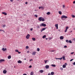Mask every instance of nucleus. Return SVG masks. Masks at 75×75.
<instances>
[{
  "instance_id": "c85d7f7f",
  "label": "nucleus",
  "mask_w": 75,
  "mask_h": 75,
  "mask_svg": "<svg viewBox=\"0 0 75 75\" xmlns=\"http://www.w3.org/2000/svg\"><path fill=\"white\" fill-rule=\"evenodd\" d=\"M71 16H72V18H75V15H72Z\"/></svg>"
},
{
  "instance_id": "f8f14e48",
  "label": "nucleus",
  "mask_w": 75,
  "mask_h": 75,
  "mask_svg": "<svg viewBox=\"0 0 75 75\" xmlns=\"http://www.w3.org/2000/svg\"><path fill=\"white\" fill-rule=\"evenodd\" d=\"M3 73H4V74H6V73H7V71L6 70H4L3 71Z\"/></svg>"
},
{
  "instance_id": "a211bd4d",
  "label": "nucleus",
  "mask_w": 75,
  "mask_h": 75,
  "mask_svg": "<svg viewBox=\"0 0 75 75\" xmlns=\"http://www.w3.org/2000/svg\"><path fill=\"white\" fill-rule=\"evenodd\" d=\"M66 67V65L65 64H64L63 65V68H65Z\"/></svg>"
},
{
  "instance_id": "7ed1b4c3",
  "label": "nucleus",
  "mask_w": 75,
  "mask_h": 75,
  "mask_svg": "<svg viewBox=\"0 0 75 75\" xmlns=\"http://www.w3.org/2000/svg\"><path fill=\"white\" fill-rule=\"evenodd\" d=\"M30 37V35L29 34H28L26 36V39H29Z\"/></svg>"
},
{
  "instance_id": "603ef678",
  "label": "nucleus",
  "mask_w": 75,
  "mask_h": 75,
  "mask_svg": "<svg viewBox=\"0 0 75 75\" xmlns=\"http://www.w3.org/2000/svg\"><path fill=\"white\" fill-rule=\"evenodd\" d=\"M51 51V52H54V51H55V50H53Z\"/></svg>"
},
{
  "instance_id": "4d7b16f0",
  "label": "nucleus",
  "mask_w": 75,
  "mask_h": 75,
  "mask_svg": "<svg viewBox=\"0 0 75 75\" xmlns=\"http://www.w3.org/2000/svg\"><path fill=\"white\" fill-rule=\"evenodd\" d=\"M23 75H27V74H23Z\"/></svg>"
},
{
  "instance_id": "4468645a",
  "label": "nucleus",
  "mask_w": 75,
  "mask_h": 75,
  "mask_svg": "<svg viewBox=\"0 0 75 75\" xmlns=\"http://www.w3.org/2000/svg\"><path fill=\"white\" fill-rule=\"evenodd\" d=\"M18 62V64H21V63H22V61H21L20 60H19Z\"/></svg>"
},
{
  "instance_id": "bf43d9fd",
  "label": "nucleus",
  "mask_w": 75,
  "mask_h": 75,
  "mask_svg": "<svg viewBox=\"0 0 75 75\" xmlns=\"http://www.w3.org/2000/svg\"><path fill=\"white\" fill-rule=\"evenodd\" d=\"M30 31H32L33 30V28H31L30 30Z\"/></svg>"
},
{
  "instance_id": "dca6fc26",
  "label": "nucleus",
  "mask_w": 75,
  "mask_h": 75,
  "mask_svg": "<svg viewBox=\"0 0 75 75\" xmlns=\"http://www.w3.org/2000/svg\"><path fill=\"white\" fill-rule=\"evenodd\" d=\"M39 72H40V73H42L44 72V71L42 70H41L39 71Z\"/></svg>"
},
{
  "instance_id": "b1692460",
  "label": "nucleus",
  "mask_w": 75,
  "mask_h": 75,
  "mask_svg": "<svg viewBox=\"0 0 75 75\" xmlns=\"http://www.w3.org/2000/svg\"><path fill=\"white\" fill-rule=\"evenodd\" d=\"M58 12H59V14H60V15L62 14V13L61 12V11H59Z\"/></svg>"
},
{
  "instance_id": "ddd939ff",
  "label": "nucleus",
  "mask_w": 75,
  "mask_h": 75,
  "mask_svg": "<svg viewBox=\"0 0 75 75\" xmlns=\"http://www.w3.org/2000/svg\"><path fill=\"white\" fill-rule=\"evenodd\" d=\"M60 40H63L64 39V37L62 36H61L60 37Z\"/></svg>"
},
{
  "instance_id": "0eeeda50",
  "label": "nucleus",
  "mask_w": 75,
  "mask_h": 75,
  "mask_svg": "<svg viewBox=\"0 0 75 75\" xmlns=\"http://www.w3.org/2000/svg\"><path fill=\"white\" fill-rule=\"evenodd\" d=\"M49 67H50V66L48 65H46L45 66V68L46 69H48V68H49Z\"/></svg>"
},
{
  "instance_id": "412c9836",
  "label": "nucleus",
  "mask_w": 75,
  "mask_h": 75,
  "mask_svg": "<svg viewBox=\"0 0 75 75\" xmlns=\"http://www.w3.org/2000/svg\"><path fill=\"white\" fill-rule=\"evenodd\" d=\"M54 72H52L51 73V74L52 75H54Z\"/></svg>"
},
{
  "instance_id": "a18cd8bd",
  "label": "nucleus",
  "mask_w": 75,
  "mask_h": 75,
  "mask_svg": "<svg viewBox=\"0 0 75 75\" xmlns=\"http://www.w3.org/2000/svg\"><path fill=\"white\" fill-rule=\"evenodd\" d=\"M67 30L66 29L65 30L64 32L65 33L67 32Z\"/></svg>"
},
{
  "instance_id": "0e129e2a",
  "label": "nucleus",
  "mask_w": 75,
  "mask_h": 75,
  "mask_svg": "<svg viewBox=\"0 0 75 75\" xmlns=\"http://www.w3.org/2000/svg\"><path fill=\"white\" fill-rule=\"evenodd\" d=\"M73 40H74V41H75V38H74V39H73Z\"/></svg>"
},
{
  "instance_id": "2eb2a0df",
  "label": "nucleus",
  "mask_w": 75,
  "mask_h": 75,
  "mask_svg": "<svg viewBox=\"0 0 75 75\" xmlns=\"http://www.w3.org/2000/svg\"><path fill=\"white\" fill-rule=\"evenodd\" d=\"M36 28H38V29H40V25H37L36 26Z\"/></svg>"
},
{
  "instance_id": "052dcab7",
  "label": "nucleus",
  "mask_w": 75,
  "mask_h": 75,
  "mask_svg": "<svg viewBox=\"0 0 75 75\" xmlns=\"http://www.w3.org/2000/svg\"><path fill=\"white\" fill-rule=\"evenodd\" d=\"M39 9H40L41 8V7H39Z\"/></svg>"
},
{
  "instance_id": "3c124183",
  "label": "nucleus",
  "mask_w": 75,
  "mask_h": 75,
  "mask_svg": "<svg viewBox=\"0 0 75 75\" xmlns=\"http://www.w3.org/2000/svg\"><path fill=\"white\" fill-rule=\"evenodd\" d=\"M25 4H28V2H26L25 3Z\"/></svg>"
},
{
  "instance_id": "e2e57ef3",
  "label": "nucleus",
  "mask_w": 75,
  "mask_h": 75,
  "mask_svg": "<svg viewBox=\"0 0 75 75\" xmlns=\"http://www.w3.org/2000/svg\"><path fill=\"white\" fill-rule=\"evenodd\" d=\"M27 52V53H29V51H28Z\"/></svg>"
},
{
  "instance_id": "f704fd0d",
  "label": "nucleus",
  "mask_w": 75,
  "mask_h": 75,
  "mask_svg": "<svg viewBox=\"0 0 75 75\" xmlns=\"http://www.w3.org/2000/svg\"><path fill=\"white\" fill-rule=\"evenodd\" d=\"M3 31V32H4V31L3 30H1V29L0 30V31Z\"/></svg>"
},
{
  "instance_id": "2f4dec72",
  "label": "nucleus",
  "mask_w": 75,
  "mask_h": 75,
  "mask_svg": "<svg viewBox=\"0 0 75 75\" xmlns=\"http://www.w3.org/2000/svg\"><path fill=\"white\" fill-rule=\"evenodd\" d=\"M69 43H72V41H71V40H69Z\"/></svg>"
},
{
  "instance_id": "6ab92c4d",
  "label": "nucleus",
  "mask_w": 75,
  "mask_h": 75,
  "mask_svg": "<svg viewBox=\"0 0 75 75\" xmlns=\"http://www.w3.org/2000/svg\"><path fill=\"white\" fill-rule=\"evenodd\" d=\"M32 40H33V41H35L36 39L35 38H32Z\"/></svg>"
},
{
  "instance_id": "c756f323",
  "label": "nucleus",
  "mask_w": 75,
  "mask_h": 75,
  "mask_svg": "<svg viewBox=\"0 0 75 75\" xmlns=\"http://www.w3.org/2000/svg\"><path fill=\"white\" fill-rule=\"evenodd\" d=\"M68 28H69L68 26H67L66 27V30H68Z\"/></svg>"
},
{
  "instance_id": "aec40b11",
  "label": "nucleus",
  "mask_w": 75,
  "mask_h": 75,
  "mask_svg": "<svg viewBox=\"0 0 75 75\" xmlns=\"http://www.w3.org/2000/svg\"><path fill=\"white\" fill-rule=\"evenodd\" d=\"M11 55H9L8 57V59H11Z\"/></svg>"
},
{
  "instance_id": "79ce46f5",
  "label": "nucleus",
  "mask_w": 75,
  "mask_h": 75,
  "mask_svg": "<svg viewBox=\"0 0 75 75\" xmlns=\"http://www.w3.org/2000/svg\"><path fill=\"white\" fill-rule=\"evenodd\" d=\"M73 64L74 65H75V62L73 63Z\"/></svg>"
},
{
  "instance_id": "1a4fd4ad",
  "label": "nucleus",
  "mask_w": 75,
  "mask_h": 75,
  "mask_svg": "<svg viewBox=\"0 0 75 75\" xmlns=\"http://www.w3.org/2000/svg\"><path fill=\"white\" fill-rule=\"evenodd\" d=\"M55 26L56 27V29H58V24H55Z\"/></svg>"
},
{
  "instance_id": "6e6d98bb",
  "label": "nucleus",
  "mask_w": 75,
  "mask_h": 75,
  "mask_svg": "<svg viewBox=\"0 0 75 75\" xmlns=\"http://www.w3.org/2000/svg\"><path fill=\"white\" fill-rule=\"evenodd\" d=\"M18 54H20L21 53V52H19L18 51Z\"/></svg>"
},
{
  "instance_id": "ea45409f",
  "label": "nucleus",
  "mask_w": 75,
  "mask_h": 75,
  "mask_svg": "<svg viewBox=\"0 0 75 75\" xmlns=\"http://www.w3.org/2000/svg\"><path fill=\"white\" fill-rule=\"evenodd\" d=\"M6 27V25H4L3 26V28H4V27Z\"/></svg>"
},
{
  "instance_id": "4be33fe9",
  "label": "nucleus",
  "mask_w": 75,
  "mask_h": 75,
  "mask_svg": "<svg viewBox=\"0 0 75 75\" xmlns=\"http://www.w3.org/2000/svg\"><path fill=\"white\" fill-rule=\"evenodd\" d=\"M34 74V73L33 72H30V75H33Z\"/></svg>"
},
{
  "instance_id": "c9c22d12",
  "label": "nucleus",
  "mask_w": 75,
  "mask_h": 75,
  "mask_svg": "<svg viewBox=\"0 0 75 75\" xmlns=\"http://www.w3.org/2000/svg\"><path fill=\"white\" fill-rule=\"evenodd\" d=\"M60 69L61 70H62V71L63 70V68H62V67H60Z\"/></svg>"
},
{
  "instance_id": "09e8293b",
  "label": "nucleus",
  "mask_w": 75,
  "mask_h": 75,
  "mask_svg": "<svg viewBox=\"0 0 75 75\" xmlns=\"http://www.w3.org/2000/svg\"><path fill=\"white\" fill-rule=\"evenodd\" d=\"M31 67H32V66L31 65H30L29 67V68H31Z\"/></svg>"
},
{
  "instance_id": "5701e85b",
  "label": "nucleus",
  "mask_w": 75,
  "mask_h": 75,
  "mask_svg": "<svg viewBox=\"0 0 75 75\" xmlns=\"http://www.w3.org/2000/svg\"><path fill=\"white\" fill-rule=\"evenodd\" d=\"M50 12H48L47 13V15H50Z\"/></svg>"
},
{
  "instance_id": "473e14b6",
  "label": "nucleus",
  "mask_w": 75,
  "mask_h": 75,
  "mask_svg": "<svg viewBox=\"0 0 75 75\" xmlns=\"http://www.w3.org/2000/svg\"><path fill=\"white\" fill-rule=\"evenodd\" d=\"M45 64H47V60H45Z\"/></svg>"
},
{
  "instance_id": "8fccbe9b",
  "label": "nucleus",
  "mask_w": 75,
  "mask_h": 75,
  "mask_svg": "<svg viewBox=\"0 0 75 75\" xmlns=\"http://www.w3.org/2000/svg\"><path fill=\"white\" fill-rule=\"evenodd\" d=\"M63 8H65V5H63Z\"/></svg>"
},
{
  "instance_id": "37998d69",
  "label": "nucleus",
  "mask_w": 75,
  "mask_h": 75,
  "mask_svg": "<svg viewBox=\"0 0 75 75\" xmlns=\"http://www.w3.org/2000/svg\"><path fill=\"white\" fill-rule=\"evenodd\" d=\"M62 59V57L59 58V59H60V60H61V59Z\"/></svg>"
},
{
  "instance_id": "f03ea898",
  "label": "nucleus",
  "mask_w": 75,
  "mask_h": 75,
  "mask_svg": "<svg viewBox=\"0 0 75 75\" xmlns=\"http://www.w3.org/2000/svg\"><path fill=\"white\" fill-rule=\"evenodd\" d=\"M40 26L41 27H42H42H46V25L45 23H42L40 25Z\"/></svg>"
},
{
  "instance_id": "7c9ffc66",
  "label": "nucleus",
  "mask_w": 75,
  "mask_h": 75,
  "mask_svg": "<svg viewBox=\"0 0 75 75\" xmlns=\"http://www.w3.org/2000/svg\"><path fill=\"white\" fill-rule=\"evenodd\" d=\"M37 51H40V48H37Z\"/></svg>"
},
{
  "instance_id": "423d86ee",
  "label": "nucleus",
  "mask_w": 75,
  "mask_h": 75,
  "mask_svg": "<svg viewBox=\"0 0 75 75\" xmlns=\"http://www.w3.org/2000/svg\"><path fill=\"white\" fill-rule=\"evenodd\" d=\"M36 53L37 52H34L32 53V54L33 55H35L36 54Z\"/></svg>"
},
{
  "instance_id": "39448f33",
  "label": "nucleus",
  "mask_w": 75,
  "mask_h": 75,
  "mask_svg": "<svg viewBox=\"0 0 75 75\" xmlns=\"http://www.w3.org/2000/svg\"><path fill=\"white\" fill-rule=\"evenodd\" d=\"M5 60L4 59H0V63H2V62H4Z\"/></svg>"
},
{
  "instance_id": "de8ad7c7",
  "label": "nucleus",
  "mask_w": 75,
  "mask_h": 75,
  "mask_svg": "<svg viewBox=\"0 0 75 75\" xmlns=\"http://www.w3.org/2000/svg\"><path fill=\"white\" fill-rule=\"evenodd\" d=\"M73 4H75V1H74L73 2Z\"/></svg>"
},
{
  "instance_id": "864d4df0",
  "label": "nucleus",
  "mask_w": 75,
  "mask_h": 75,
  "mask_svg": "<svg viewBox=\"0 0 75 75\" xmlns=\"http://www.w3.org/2000/svg\"><path fill=\"white\" fill-rule=\"evenodd\" d=\"M11 2H13V0H10Z\"/></svg>"
},
{
  "instance_id": "680f3d73",
  "label": "nucleus",
  "mask_w": 75,
  "mask_h": 75,
  "mask_svg": "<svg viewBox=\"0 0 75 75\" xmlns=\"http://www.w3.org/2000/svg\"><path fill=\"white\" fill-rule=\"evenodd\" d=\"M72 30H71L70 31V33H72Z\"/></svg>"
},
{
  "instance_id": "5fc2aeb1",
  "label": "nucleus",
  "mask_w": 75,
  "mask_h": 75,
  "mask_svg": "<svg viewBox=\"0 0 75 75\" xmlns=\"http://www.w3.org/2000/svg\"><path fill=\"white\" fill-rule=\"evenodd\" d=\"M74 52H72L71 53V54H73Z\"/></svg>"
},
{
  "instance_id": "4c0bfd02",
  "label": "nucleus",
  "mask_w": 75,
  "mask_h": 75,
  "mask_svg": "<svg viewBox=\"0 0 75 75\" xmlns=\"http://www.w3.org/2000/svg\"><path fill=\"white\" fill-rule=\"evenodd\" d=\"M35 17H36L37 18V17H38V16L37 15H35Z\"/></svg>"
},
{
  "instance_id": "6e6552de",
  "label": "nucleus",
  "mask_w": 75,
  "mask_h": 75,
  "mask_svg": "<svg viewBox=\"0 0 75 75\" xmlns=\"http://www.w3.org/2000/svg\"><path fill=\"white\" fill-rule=\"evenodd\" d=\"M42 17H40L39 18L38 20H39V21H42Z\"/></svg>"
},
{
  "instance_id": "13d9d810",
  "label": "nucleus",
  "mask_w": 75,
  "mask_h": 75,
  "mask_svg": "<svg viewBox=\"0 0 75 75\" xmlns=\"http://www.w3.org/2000/svg\"><path fill=\"white\" fill-rule=\"evenodd\" d=\"M33 61V59H30V61Z\"/></svg>"
},
{
  "instance_id": "69168bd1",
  "label": "nucleus",
  "mask_w": 75,
  "mask_h": 75,
  "mask_svg": "<svg viewBox=\"0 0 75 75\" xmlns=\"http://www.w3.org/2000/svg\"><path fill=\"white\" fill-rule=\"evenodd\" d=\"M49 40H51V38H49Z\"/></svg>"
},
{
  "instance_id": "f257e3e1",
  "label": "nucleus",
  "mask_w": 75,
  "mask_h": 75,
  "mask_svg": "<svg viewBox=\"0 0 75 75\" xmlns=\"http://www.w3.org/2000/svg\"><path fill=\"white\" fill-rule=\"evenodd\" d=\"M68 18V17L65 15L62 16L61 17L62 20H64L65 19H64L63 18Z\"/></svg>"
},
{
  "instance_id": "bb28decb",
  "label": "nucleus",
  "mask_w": 75,
  "mask_h": 75,
  "mask_svg": "<svg viewBox=\"0 0 75 75\" xmlns=\"http://www.w3.org/2000/svg\"><path fill=\"white\" fill-rule=\"evenodd\" d=\"M66 42H67L68 43H69V41L68 40H66Z\"/></svg>"
},
{
  "instance_id": "f3484780",
  "label": "nucleus",
  "mask_w": 75,
  "mask_h": 75,
  "mask_svg": "<svg viewBox=\"0 0 75 75\" xmlns=\"http://www.w3.org/2000/svg\"><path fill=\"white\" fill-rule=\"evenodd\" d=\"M51 66L53 67H56V65L55 64H52Z\"/></svg>"
},
{
  "instance_id": "774afa93",
  "label": "nucleus",
  "mask_w": 75,
  "mask_h": 75,
  "mask_svg": "<svg viewBox=\"0 0 75 75\" xmlns=\"http://www.w3.org/2000/svg\"><path fill=\"white\" fill-rule=\"evenodd\" d=\"M65 65H67V63H65Z\"/></svg>"
},
{
  "instance_id": "e433bc0d",
  "label": "nucleus",
  "mask_w": 75,
  "mask_h": 75,
  "mask_svg": "<svg viewBox=\"0 0 75 75\" xmlns=\"http://www.w3.org/2000/svg\"><path fill=\"white\" fill-rule=\"evenodd\" d=\"M29 47H28V46H26V49H28V48Z\"/></svg>"
},
{
  "instance_id": "a878e982",
  "label": "nucleus",
  "mask_w": 75,
  "mask_h": 75,
  "mask_svg": "<svg viewBox=\"0 0 75 75\" xmlns=\"http://www.w3.org/2000/svg\"><path fill=\"white\" fill-rule=\"evenodd\" d=\"M45 20V19H44V18H42V21H44Z\"/></svg>"
},
{
  "instance_id": "393cba45",
  "label": "nucleus",
  "mask_w": 75,
  "mask_h": 75,
  "mask_svg": "<svg viewBox=\"0 0 75 75\" xmlns=\"http://www.w3.org/2000/svg\"><path fill=\"white\" fill-rule=\"evenodd\" d=\"M46 37V35H44L42 37V38L43 39L45 38Z\"/></svg>"
},
{
  "instance_id": "cd10ccee",
  "label": "nucleus",
  "mask_w": 75,
  "mask_h": 75,
  "mask_svg": "<svg viewBox=\"0 0 75 75\" xmlns=\"http://www.w3.org/2000/svg\"><path fill=\"white\" fill-rule=\"evenodd\" d=\"M41 8L42 10H44V7L42 6H41Z\"/></svg>"
},
{
  "instance_id": "20e7f679",
  "label": "nucleus",
  "mask_w": 75,
  "mask_h": 75,
  "mask_svg": "<svg viewBox=\"0 0 75 75\" xmlns=\"http://www.w3.org/2000/svg\"><path fill=\"white\" fill-rule=\"evenodd\" d=\"M46 29H47V28H45L42 29L41 30V32H42L43 31H44V30H46Z\"/></svg>"
},
{
  "instance_id": "58836bf2",
  "label": "nucleus",
  "mask_w": 75,
  "mask_h": 75,
  "mask_svg": "<svg viewBox=\"0 0 75 75\" xmlns=\"http://www.w3.org/2000/svg\"><path fill=\"white\" fill-rule=\"evenodd\" d=\"M15 52H18V50H15Z\"/></svg>"
},
{
  "instance_id": "a19ab883",
  "label": "nucleus",
  "mask_w": 75,
  "mask_h": 75,
  "mask_svg": "<svg viewBox=\"0 0 75 75\" xmlns=\"http://www.w3.org/2000/svg\"><path fill=\"white\" fill-rule=\"evenodd\" d=\"M73 59H71V60H70V62H71V61H73Z\"/></svg>"
},
{
  "instance_id": "9b49d317",
  "label": "nucleus",
  "mask_w": 75,
  "mask_h": 75,
  "mask_svg": "<svg viewBox=\"0 0 75 75\" xmlns=\"http://www.w3.org/2000/svg\"><path fill=\"white\" fill-rule=\"evenodd\" d=\"M2 50L4 51H6L7 50V49L6 48L4 49V48H3L2 49Z\"/></svg>"
},
{
  "instance_id": "72a5a7b5",
  "label": "nucleus",
  "mask_w": 75,
  "mask_h": 75,
  "mask_svg": "<svg viewBox=\"0 0 75 75\" xmlns=\"http://www.w3.org/2000/svg\"><path fill=\"white\" fill-rule=\"evenodd\" d=\"M63 59L64 60H65V56H63L62 57Z\"/></svg>"
},
{
  "instance_id": "c03bdc74",
  "label": "nucleus",
  "mask_w": 75,
  "mask_h": 75,
  "mask_svg": "<svg viewBox=\"0 0 75 75\" xmlns=\"http://www.w3.org/2000/svg\"><path fill=\"white\" fill-rule=\"evenodd\" d=\"M67 46L65 45L64 46V48H67Z\"/></svg>"
},
{
  "instance_id": "9d476101",
  "label": "nucleus",
  "mask_w": 75,
  "mask_h": 75,
  "mask_svg": "<svg viewBox=\"0 0 75 75\" xmlns=\"http://www.w3.org/2000/svg\"><path fill=\"white\" fill-rule=\"evenodd\" d=\"M2 14H4V15H5V16H6L7 15V13L5 12H2Z\"/></svg>"
},
{
  "instance_id": "49530a36",
  "label": "nucleus",
  "mask_w": 75,
  "mask_h": 75,
  "mask_svg": "<svg viewBox=\"0 0 75 75\" xmlns=\"http://www.w3.org/2000/svg\"><path fill=\"white\" fill-rule=\"evenodd\" d=\"M56 59H59V58H56V57L55 58Z\"/></svg>"
},
{
  "instance_id": "338daca9",
  "label": "nucleus",
  "mask_w": 75,
  "mask_h": 75,
  "mask_svg": "<svg viewBox=\"0 0 75 75\" xmlns=\"http://www.w3.org/2000/svg\"><path fill=\"white\" fill-rule=\"evenodd\" d=\"M48 75H51V74L50 73H49Z\"/></svg>"
}]
</instances>
